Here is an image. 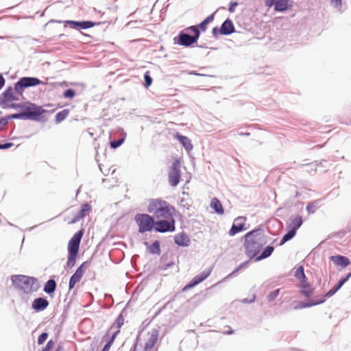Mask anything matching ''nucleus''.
Listing matches in <instances>:
<instances>
[{
    "instance_id": "nucleus-50",
    "label": "nucleus",
    "mask_w": 351,
    "mask_h": 351,
    "mask_svg": "<svg viewBox=\"0 0 351 351\" xmlns=\"http://www.w3.org/2000/svg\"><path fill=\"white\" fill-rule=\"evenodd\" d=\"M336 3H341V0H335Z\"/></svg>"
},
{
    "instance_id": "nucleus-45",
    "label": "nucleus",
    "mask_w": 351,
    "mask_h": 351,
    "mask_svg": "<svg viewBox=\"0 0 351 351\" xmlns=\"http://www.w3.org/2000/svg\"><path fill=\"white\" fill-rule=\"evenodd\" d=\"M12 143H7L5 144H0V149H8L12 146Z\"/></svg>"
},
{
    "instance_id": "nucleus-8",
    "label": "nucleus",
    "mask_w": 351,
    "mask_h": 351,
    "mask_svg": "<svg viewBox=\"0 0 351 351\" xmlns=\"http://www.w3.org/2000/svg\"><path fill=\"white\" fill-rule=\"evenodd\" d=\"M43 82L36 77H25L21 78L14 86V90L16 93L22 94L25 88L35 86Z\"/></svg>"
},
{
    "instance_id": "nucleus-15",
    "label": "nucleus",
    "mask_w": 351,
    "mask_h": 351,
    "mask_svg": "<svg viewBox=\"0 0 351 351\" xmlns=\"http://www.w3.org/2000/svg\"><path fill=\"white\" fill-rule=\"evenodd\" d=\"M220 34L222 35H228L233 32H234V27L230 19H226L222 24L221 28L219 29Z\"/></svg>"
},
{
    "instance_id": "nucleus-39",
    "label": "nucleus",
    "mask_w": 351,
    "mask_h": 351,
    "mask_svg": "<svg viewBox=\"0 0 351 351\" xmlns=\"http://www.w3.org/2000/svg\"><path fill=\"white\" fill-rule=\"evenodd\" d=\"M65 98L72 99L75 95V92L73 89H67L63 94Z\"/></svg>"
},
{
    "instance_id": "nucleus-20",
    "label": "nucleus",
    "mask_w": 351,
    "mask_h": 351,
    "mask_svg": "<svg viewBox=\"0 0 351 351\" xmlns=\"http://www.w3.org/2000/svg\"><path fill=\"white\" fill-rule=\"evenodd\" d=\"M175 242L179 245L186 246L188 245L189 239L186 234H179L175 237Z\"/></svg>"
},
{
    "instance_id": "nucleus-2",
    "label": "nucleus",
    "mask_w": 351,
    "mask_h": 351,
    "mask_svg": "<svg viewBox=\"0 0 351 351\" xmlns=\"http://www.w3.org/2000/svg\"><path fill=\"white\" fill-rule=\"evenodd\" d=\"M244 238L246 254L250 258L256 256L267 243L264 231L261 229H256L247 232Z\"/></svg>"
},
{
    "instance_id": "nucleus-27",
    "label": "nucleus",
    "mask_w": 351,
    "mask_h": 351,
    "mask_svg": "<svg viewBox=\"0 0 351 351\" xmlns=\"http://www.w3.org/2000/svg\"><path fill=\"white\" fill-rule=\"evenodd\" d=\"M295 278L299 280L302 283H304L306 281V278L304 274V268L302 266H300L295 273Z\"/></svg>"
},
{
    "instance_id": "nucleus-44",
    "label": "nucleus",
    "mask_w": 351,
    "mask_h": 351,
    "mask_svg": "<svg viewBox=\"0 0 351 351\" xmlns=\"http://www.w3.org/2000/svg\"><path fill=\"white\" fill-rule=\"evenodd\" d=\"M338 291V289L334 287L332 289H331L330 291H328L326 295H324V297H331L332 295H333L337 291Z\"/></svg>"
},
{
    "instance_id": "nucleus-29",
    "label": "nucleus",
    "mask_w": 351,
    "mask_h": 351,
    "mask_svg": "<svg viewBox=\"0 0 351 351\" xmlns=\"http://www.w3.org/2000/svg\"><path fill=\"white\" fill-rule=\"evenodd\" d=\"M69 110L68 109H64L57 113L56 115V121L57 123H60L63 120H64L69 115Z\"/></svg>"
},
{
    "instance_id": "nucleus-9",
    "label": "nucleus",
    "mask_w": 351,
    "mask_h": 351,
    "mask_svg": "<svg viewBox=\"0 0 351 351\" xmlns=\"http://www.w3.org/2000/svg\"><path fill=\"white\" fill-rule=\"evenodd\" d=\"M180 160L178 159L176 160L169 172V182L171 186H176L180 181Z\"/></svg>"
},
{
    "instance_id": "nucleus-28",
    "label": "nucleus",
    "mask_w": 351,
    "mask_h": 351,
    "mask_svg": "<svg viewBox=\"0 0 351 351\" xmlns=\"http://www.w3.org/2000/svg\"><path fill=\"white\" fill-rule=\"evenodd\" d=\"M274 252V247L272 246H267L261 253V254L256 258L257 261H260L269 257Z\"/></svg>"
},
{
    "instance_id": "nucleus-16",
    "label": "nucleus",
    "mask_w": 351,
    "mask_h": 351,
    "mask_svg": "<svg viewBox=\"0 0 351 351\" xmlns=\"http://www.w3.org/2000/svg\"><path fill=\"white\" fill-rule=\"evenodd\" d=\"M176 138L188 152L191 151L193 149V145L191 143V141L187 136H182L180 134H177L176 135Z\"/></svg>"
},
{
    "instance_id": "nucleus-13",
    "label": "nucleus",
    "mask_w": 351,
    "mask_h": 351,
    "mask_svg": "<svg viewBox=\"0 0 351 351\" xmlns=\"http://www.w3.org/2000/svg\"><path fill=\"white\" fill-rule=\"evenodd\" d=\"M210 272L209 271H205L200 274L195 276L192 280L184 287L183 291L189 289L202 282L210 275Z\"/></svg>"
},
{
    "instance_id": "nucleus-25",
    "label": "nucleus",
    "mask_w": 351,
    "mask_h": 351,
    "mask_svg": "<svg viewBox=\"0 0 351 351\" xmlns=\"http://www.w3.org/2000/svg\"><path fill=\"white\" fill-rule=\"evenodd\" d=\"M55 342L51 339L49 340L42 351H62V347L60 346L55 348Z\"/></svg>"
},
{
    "instance_id": "nucleus-24",
    "label": "nucleus",
    "mask_w": 351,
    "mask_h": 351,
    "mask_svg": "<svg viewBox=\"0 0 351 351\" xmlns=\"http://www.w3.org/2000/svg\"><path fill=\"white\" fill-rule=\"evenodd\" d=\"M214 16L215 13L209 15L206 19H204L200 24L197 25L198 27V29L202 30V32L206 31V26L208 24H209L210 22H212L214 20Z\"/></svg>"
},
{
    "instance_id": "nucleus-47",
    "label": "nucleus",
    "mask_w": 351,
    "mask_h": 351,
    "mask_svg": "<svg viewBox=\"0 0 351 351\" xmlns=\"http://www.w3.org/2000/svg\"><path fill=\"white\" fill-rule=\"evenodd\" d=\"M212 33H213V36L216 38L220 34L219 29L217 27H215L213 29Z\"/></svg>"
},
{
    "instance_id": "nucleus-4",
    "label": "nucleus",
    "mask_w": 351,
    "mask_h": 351,
    "mask_svg": "<svg viewBox=\"0 0 351 351\" xmlns=\"http://www.w3.org/2000/svg\"><path fill=\"white\" fill-rule=\"evenodd\" d=\"M84 230H80L74 234L68 243V258L66 266L69 268L73 267L76 262L77 256L80 249V244L83 237Z\"/></svg>"
},
{
    "instance_id": "nucleus-49",
    "label": "nucleus",
    "mask_w": 351,
    "mask_h": 351,
    "mask_svg": "<svg viewBox=\"0 0 351 351\" xmlns=\"http://www.w3.org/2000/svg\"><path fill=\"white\" fill-rule=\"evenodd\" d=\"M5 80L4 78L0 75V89L4 86Z\"/></svg>"
},
{
    "instance_id": "nucleus-18",
    "label": "nucleus",
    "mask_w": 351,
    "mask_h": 351,
    "mask_svg": "<svg viewBox=\"0 0 351 351\" xmlns=\"http://www.w3.org/2000/svg\"><path fill=\"white\" fill-rule=\"evenodd\" d=\"M91 211V206L88 204H84L82 209L80 210L78 215L72 221V223H75L78 221L80 219L84 218L86 216H88Z\"/></svg>"
},
{
    "instance_id": "nucleus-40",
    "label": "nucleus",
    "mask_w": 351,
    "mask_h": 351,
    "mask_svg": "<svg viewBox=\"0 0 351 351\" xmlns=\"http://www.w3.org/2000/svg\"><path fill=\"white\" fill-rule=\"evenodd\" d=\"M48 337V333L43 332L38 338V345H42L45 343Z\"/></svg>"
},
{
    "instance_id": "nucleus-3",
    "label": "nucleus",
    "mask_w": 351,
    "mask_h": 351,
    "mask_svg": "<svg viewBox=\"0 0 351 351\" xmlns=\"http://www.w3.org/2000/svg\"><path fill=\"white\" fill-rule=\"evenodd\" d=\"M12 280L16 287L27 294L36 291L38 288L37 279L34 277L16 275L12 276Z\"/></svg>"
},
{
    "instance_id": "nucleus-5",
    "label": "nucleus",
    "mask_w": 351,
    "mask_h": 351,
    "mask_svg": "<svg viewBox=\"0 0 351 351\" xmlns=\"http://www.w3.org/2000/svg\"><path fill=\"white\" fill-rule=\"evenodd\" d=\"M134 220L138 226V232L141 233L150 232L154 228H156L154 218L148 214H137Z\"/></svg>"
},
{
    "instance_id": "nucleus-32",
    "label": "nucleus",
    "mask_w": 351,
    "mask_h": 351,
    "mask_svg": "<svg viewBox=\"0 0 351 351\" xmlns=\"http://www.w3.org/2000/svg\"><path fill=\"white\" fill-rule=\"evenodd\" d=\"M295 234L296 232H295L294 230H290L286 234L283 236L282 239L280 241V245H282L287 241L291 239L295 235Z\"/></svg>"
},
{
    "instance_id": "nucleus-6",
    "label": "nucleus",
    "mask_w": 351,
    "mask_h": 351,
    "mask_svg": "<svg viewBox=\"0 0 351 351\" xmlns=\"http://www.w3.org/2000/svg\"><path fill=\"white\" fill-rule=\"evenodd\" d=\"M186 30L191 31L193 35L191 36L187 34L180 33L178 36V43L182 46L189 47L197 41L200 36V32L197 26L189 27Z\"/></svg>"
},
{
    "instance_id": "nucleus-11",
    "label": "nucleus",
    "mask_w": 351,
    "mask_h": 351,
    "mask_svg": "<svg viewBox=\"0 0 351 351\" xmlns=\"http://www.w3.org/2000/svg\"><path fill=\"white\" fill-rule=\"evenodd\" d=\"M246 219L243 217H239L234 219V223L228 232L230 237L234 236L236 234L246 230L245 222Z\"/></svg>"
},
{
    "instance_id": "nucleus-10",
    "label": "nucleus",
    "mask_w": 351,
    "mask_h": 351,
    "mask_svg": "<svg viewBox=\"0 0 351 351\" xmlns=\"http://www.w3.org/2000/svg\"><path fill=\"white\" fill-rule=\"evenodd\" d=\"M87 262H84L75 271V274L71 277L69 280V289L71 290L74 288L75 285L80 281L85 270L87 267Z\"/></svg>"
},
{
    "instance_id": "nucleus-23",
    "label": "nucleus",
    "mask_w": 351,
    "mask_h": 351,
    "mask_svg": "<svg viewBox=\"0 0 351 351\" xmlns=\"http://www.w3.org/2000/svg\"><path fill=\"white\" fill-rule=\"evenodd\" d=\"M288 0H277L275 3V10L278 11H285L288 8Z\"/></svg>"
},
{
    "instance_id": "nucleus-35",
    "label": "nucleus",
    "mask_w": 351,
    "mask_h": 351,
    "mask_svg": "<svg viewBox=\"0 0 351 351\" xmlns=\"http://www.w3.org/2000/svg\"><path fill=\"white\" fill-rule=\"evenodd\" d=\"M37 114L35 112H27L25 113L15 114L12 115L13 118H20L23 117H26L27 118L32 117L33 116L36 115Z\"/></svg>"
},
{
    "instance_id": "nucleus-38",
    "label": "nucleus",
    "mask_w": 351,
    "mask_h": 351,
    "mask_svg": "<svg viewBox=\"0 0 351 351\" xmlns=\"http://www.w3.org/2000/svg\"><path fill=\"white\" fill-rule=\"evenodd\" d=\"M5 99L8 101H12L14 100V97L12 94V90L11 88H9L5 91L3 93Z\"/></svg>"
},
{
    "instance_id": "nucleus-37",
    "label": "nucleus",
    "mask_w": 351,
    "mask_h": 351,
    "mask_svg": "<svg viewBox=\"0 0 351 351\" xmlns=\"http://www.w3.org/2000/svg\"><path fill=\"white\" fill-rule=\"evenodd\" d=\"M351 277V273L348 274L344 278L341 279L335 287L339 290Z\"/></svg>"
},
{
    "instance_id": "nucleus-14",
    "label": "nucleus",
    "mask_w": 351,
    "mask_h": 351,
    "mask_svg": "<svg viewBox=\"0 0 351 351\" xmlns=\"http://www.w3.org/2000/svg\"><path fill=\"white\" fill-rule=\"evenodd\" d=\"M49 305V302L47 299L43 298H36L32 304V308L36 311H40L45 309Z\"/></svg>"
},
{
    "instance_id": "nucleus-33",
    "label": "nucleus",
    "mask_w": 351,
    "mask_h": 351,
    "mask_svg": "<svg viewBox=\"0 0 351 351\" xmlns=\"http://www.w3.org/2000/svg\"><path fill=\"white\" fill-rule=\"evenodd\" d=\"M95 25V23L91 21H82L78 22V29H88L94 27Z\"/></svg>"
},
{
    "instance_id": "nucleus-22",
    "label": "nucleus",
    "mask_w": 351,
    "mask_h": 351,
    "mask_svg": "<svg viewBox=\"0 0 351 351\" xmlns=\"http://www.w3.org/2000/svg\"><path fill=\"white\" fill-rule=\"evenodd\" d=\"M56 289V282L54 280H49L45 285L44 291L47 293H52Z\"/></svg>"
},
{
    "instance_id": "nucleus-7",
    "label": "nucleus",
    "mask_w": 351,
    "mask_h": 351,
    "mask_svg": "<svg viewBox=\"0 0 351 351\" xmlns=\"http://www.w3.org/2000/svg\"><path fill=\"white\" fill-rule=\"evenodd\" d=\"M158 339V331L154 329L149 333V339L145 345L136 343L134 351H152Z\"/></svg>"
},
{
    "instance_id": "nucleus-1",
    "label": "nucleus",
    "mask_w": 351,
    "mask_h": 351,
    "mask_svg": "<svg viewBox=\"0 0 351 351\" xmlns=\"http://www.w3.org/2000/svg\"><path fill=\"white\" fill-rule=\"evenodd\" d=\"M175 208L169 202L160 199H151L147 206V211L157 219L156 231L158 232H173L175 230L173 215Z\"/></svg>"
},
{
    "instance_id": "nucleus-36",
    "label": "nucleus",
    "mask_w": 351,
    "mask_h": 351,
    "mask_svg": "<svg viewBox=\"0 0 351 351\" xmlns=\"http://www.w3.org/2000/svg\"><path fill=\"white\" fill-rule=\"evenodd\" d=\"M144 79H145V86L147 88L149 87L152 83V79L149 75V72L147 71L144 75Z\"/></svg>"
},
{
    "instance_id": "nucleus-34",
    "label": "nucleus",
    "mask_w": 351,
    "mask_h": 351,
    "mask_svg": "<svg viewBox=\"0 0 351 351\" xmlns=\"http://www.w3.org/2000/svg\"><path fill=\"white\" fill-rule=\"evenodd\" d=\"M104 338L105 339L106 341H108L107 343L104 346L102 351H108L110 350V348L111 347V346L112 345L113 342H114V340L116 337H113V336H110L108 337H104Z\"/></svg>"
},
{
    "instance_id": "nucleus-30",
    "label": "nucleus",
    "mask_w": 351,
    "mask_h": 351,
    "mask_svg": "<svg viewBox=\"0 0 351 351\" xmlns=\"http://www.w3.org/2000/svg\"><path fill=\"white\" fill-rule=\"evenodd\" d=\"M149 251L152 254H160V243L158 241H155L151 245L148 247Z\"/></svg>"
},
{
    "instance_id": "nucleus-12",
    "label": "nucleus",
    "mask_w": 351,
    "mask_h": 351,
    "mask_svg": "<svg viewBox=\"0 0 351 351\" xmlns=\"http://www.w3.org/2000/svg\"><path fill=\"white\" fill-rule=\"evenodd\" d=\"M123 316L121 314H120L116 319L115 322L111 325L110 328H109L108 332L104 336V337H108L110 335L116 337L117 335L120 332V328L123 326Z\"/></svg>"
},
{
    "instance_id": "nucleus-31",
    "label": "nucleus",
    "mask_w": 351,
    "mask_h": 351,
    "mask_svg": "<svg viewBox=\"0 0 351 351\" xmlns=\"http://www.w3.org/2000/svg\"><path fill=\"white\" fill-rule=\"evenodd\" d=\"M324 301H325V299L323 298L322 299L315 300H313V301H311L310 302L301 303L300 304V308H306V307H310V306H312L317 305V304H322V303L324 302Z\"/></svg>"
},
{
    "instance_id": "nucleus-26",
    "label": "nucleus",
    "mask_w": 351,
    "mask_h": 351,
    "mask_svg": "<svg viewBox=\"0 0 351 351\" xmlns=\"http://www.w3.org/2000/svg\"><path fill=\"white\" fill-rule=\"evenodd\" d=\"M302 223V219L300 216L295 217L289 225L291 230H294L296 232L297 230L301 226Z\"/></svg>"
},
{
    "instance_id": "nucleus-21",
    "label": "nucleus",
    "mask_w": 351,
    "mask_h": 351,
    "mask_svg": "<svg viewBox=\"0 0 351 351\" xmlns=\"http://www.w3.org/2000/svg\"><path fill=\"white\" fill-rule=\"evenodd\" d=\"M313 293V288L311 287V286L305 282L304 283H302V285L301 286V293L306 296V298L310 297Z\"/></svg>"
},
{
    "instance_id": "nucleus-43",
    "label": "nucleus",
    "mask_w": 351,
    "mask_h": 351,
    "mask_svg": "<svg viewBox=\"0 0 351 351\" xmlns=\"http://www.w3.org/2000/svg\"><path fill=\"white\" fill-rule=\"evenodd\" d=\"M65 23L73 29H78V21H66Z\"/></svg>"
},
{
    "instance_id": "nucleus-48",
    "label": "nucleus",
    "mask_w": 351,
    "mask_h": 351,
    "mask_svg": "<svg viewBox=\"0 0 351 351\" xmlns=\"http://www.w3.org/2000/svg\"><path fill=\"white\" fill-rule=\"evenodd\" d=\"M237 5V2L231 3L230 8H229V11L231 12H233L234 11V8Z\"/></svg>"
},
{
    "instance_id": "nucleus-17",
    "label": "nucleus",
    "mask_w": 351,
    "mask_h": 351,
    "mask_svg": "<svg viewBox=\"0 0 351 351\" xmlns=\"http://www.w3.org/2000/svg\"><path fill=\"white\" fill-rule=\"evenodd\" d=\"M330 259L333 261V263L337 265H341L343 267H347L350 264V261L348 258L341 256H332Z\"/></svg>"
},
{
    "instance_id": "nucleus-46",
    "label": "nucleus",
    "mask_w": 351,
    "mask_h": 351,
    "mask_svg": "<svg viewBox=\"0 0 351 351\" xmlns=\"http://www.w3.org/2000/svg\"><path fill=\"white\" fill-rule=\"evenodd\" d=\"M277 0H266L265 4L268 7H271L273 5H275V3Z\"/></svg>"
},
{
    "instance_id": "nucleus-42",
    "label": "nucleus",
    "mask_w": 351,
    "mask_h": 351,
    "mask_svg": "<svg viewBox=\"0 0 351 351\" xmlns=\"http://www.w3.org/2000/svg\"><path fill=\"white\" fill-rule=\"evenodd\" d=\"M123 143V139L121 138L117 141L110 142V147L113 149H116L119 147Z\"/></svg>"
},
{
    "instance_id": "nucleus-19",
    "label": "nucleus",
    "mask_w": 351,
    "mask_h": 351,
    "mask_svg": "<svg viewBox=\"0 0 351 351\" xmlns=\"http://www.w3.org/2000/svg\"><path fill=\"white\" fill-rule=\"evenodd\" d=\"M210 207L214 209L217 213L220 215L223 214V208L222 204L217 198L214 197L212 199L210 202Z\"/></svg>"
},
{
    "instance_id": "nucleus-41",
    "label": "nucleus",
    "mask_w": 351,
    "mask_h": 351,
    "mask_svg": "<svg viewBox=\"0 0 351 351\" xmlns=\"http://www.w3.org/2000/svg\"><path fill=\"white\" fill-rule=\"evenodd\" d=\"M279 293H280L279 289H276L274 291L271 292L268 295V300L269 301L274 300L276 298V297L279 295Z\"/></svg>"
}]
</instances>
